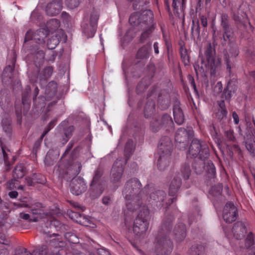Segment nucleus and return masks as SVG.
Masks as SVG:
<instances>
[{
  "label": "nucleus",
  "mask_w": 255,
  "mask_h": 255,
  "mask_svg": "<svg viewBox=\"0 0 255 255\" xmlns=\"http://www.w3.org/2000/svg\"><path fill=\"white\" fill-rule=\"evenodd\" d=\"M255 236L252 232H249L245 239V247L247 248L252 247L255 244Z\"/></svg>",
  "instance_id": "55"
},
{
  "label": "nucleus",
  "mask_w": 255,
  "mask_h": 255,
  "mask_svg": "<svg viewBox=\"0 0 255 255\" xmlns=\"http://www.w3.org/2000/svg\"><path fill=\"white\" fill-rule=\"evenodd\" d=\"M200 142L202 147L198 148V150H200V153H199V157L200 160H205L209 156V148L208 145L205 141L200 140Z\"/></svg>",
  "instance_id": "38"
},
{
  "label": "nucleus",
  "mask_w": 255,
  "mask_h": 255,
  "mask_svg": "<svg viewBox=\"0 0 255 255\" xmlns=\"http://www.w3.org/2000/svg\"><path fill=\"white\" fill-rule=\"evenodd\" d=\"M141 183L136 178H132L126 183L123 194L125 198L128 201L127 204V207L129 212H127L126 214L130 215L132 211L141 205Z\"/></svg>",
  "instance_id": "3"
},
{
  "label": "nucleus",
  "mask_w": 255,
  "mask_h": 255,
  "mask_svg": "<svg viewBox=\"0 0 255 255\" xmlns=\"http://www.w3.org/2000/svg\"><path fill=\"white\" fill-rule=\"evenodd\" d=\"M134 149L133 146V141L131 139H128L125 147V156L126 158V161L125 164H126L130 156L132 154Z\"/></svg>",
  "instance_id": "39"
},
{
  "label": "nucleus",
  "mask_w": 255,
  "mask_h": 255,
  "mask_svg": "<svg viewBox=\"0 0 255 255\" xmlns=\"http://www.w3.org/2000/svg\"><path fill=\"white\" fill-rule=\"evenodd\" d=\"M25 174V168L23 164L16 165L13 171V177L16 179L22 178Z\"/></svg>",
  "instance_id": "42"
},
{
  "label": "nucleus",
  "mask_w": 255,
  "mask_h": 255,
  "mask_svg": "<svg viewBox=\"0 0 255 255\" xmlns=\"http://www.w3.org/2000/svg\"><path fill=\"white\" fill-rule=\"evenodd\" d=\"M166 197V193L163 190H155L151 192L149 198L151 204L156 206L157 208H161L163 206V202Z\"/></svg>",
  "instance_id": "15"
},
{
  "label": "nucleus",
  "mask_w": 255,
  "mask_h": 255,
  "mask_svg": "<svg viewBox=\"0 0 255 255\" xmlns=\"http://www.w3.org/2000/svg\"><path fill=\"white\" fill-rule=\"evenodd\" d=\"M232 232L237 240H241L247 233V229L245 224H234L232 228Z\"/></svg>",
  "instance_id": "19"
},
{
  "label": "nucleus",
  "mask_w": 255,
  "mask_h": 255,
  "mask_svg": "<svg viewBox=\"0 0 255 255\" xmlns=\"http://www.w3.org/2000/svg\"><path fill=\"white\" fill-rule=\"evenodd\" d=\"M173 115L175 122L178 125H181L184 121V116L180 107V103L176 101L173 108Z\"/></svg>",
  "instance_id": "21"
},
{
  "label": "nucleus",
  "mask_w": 255,
  "mask_h": 255,
  "mask_svg": "<svg viewBox=\"0 0 255 255\" xmlns=\"http://www.w3.org/2000/svg\"><path fill=\"white\" fill-rule=\"evenodd\" d=\"M60 25V22L56 18H52L47 22L46 27L48 31L53 32L57 30Z\"/></svg>",
  "instance_id": "40"
},
{
  "label": "nucleus",
  "mask_w": 255,
  "mask_h": 255,
  "mask_svg": "<svg viewBox=\"0 0 255 255\" xmlns=\"http://www.w3.org/2000/svg\"><path fill=\"white\" fill-rule=\"evenodd\" d=\"M151 48V43L144 45L138 49L136 57L139 59H147L149 56V49Z\"/></svg>",
  "instance_id": "30"
},
{
  "label": "nucleus",
  "mask_w": 255,
  "mask_h": 255,
  "mask_svg": "<svg viewBox=\"0 0 255 255\" xmlns=\"http://www.w3.org/2000/svg\"><path fill=\"white\" fill-rule=\"evenodd\" d=\"M104 190V184L90 183L89 193L91 198L95 199L98 198L103 193Z\"/></svg>",
  "instance_id": "20"
},
{
  "label": "nucleus",
  "mask_w": 255,
  "mask_h": 255,
  "mask_svg": "<svg viewBox=\"0 0 255 255\" xmlns=\"http://www.w3.org/2000/svg\"><path fill=\"white\" fill-rule=\"evenodd\" d=\"M25 207L30 208L33 215H37L36 217H33V219H30V221L32 222H36L39 221V219L45 218H49L50 219V223L54 221V219L48 213L44 212L42 209L43 206L41 203L35 202L34 203L25 204Z\"/></svg>",
  "instance_id": "9"
},
{
  "label": "nucleus",
  "mask_w": 255,
  "mask_h": 255,
  "mask_svg": "<svg viewBox=\"0 0 255 255\" xmlns=\"http://www.w3.org/2000/svg\"><path fill=\"white\" fill-rule=\"evenodd\" d=\"M223 95L227 100H230L232 96V89H230V83H229L227 88L224 90Z\"/></svg>",
  "instance_id": "64"
},
{
  "label": "nucleus",
  "mask_w": 255,
  "mask_h": 255,
  "mask_svg": "<svg viewBox=\"0 0 255 255\" xmlns=\"http://www.w3.org/2000/svg\"><path fill=\"white\" fill-rule=\"evenodd\" d=\"M54 228V224H36V229L41 233L49 236L50 238L52 237L59 236L58 234L52 233V228Z\"/></svg>",
  "instance_id": "25"
},
{
  "label": "nucleus",
  "mask_w": 255,
  "mask_h": 255,
  "mask_svg": "<svg viewBox=\"0 0 255 255\" xmlns=\"http://www.w3.org/2000/svg\"><path fill=\"white\" fill-rule=\"evenodd\" d=\"M74 130L75 128L73 126H70L65 128L63 129L64 136L68 137V138H71Z\"/></svg>",
  "instance_id": "60"
},
{
  "label": "nucleus",
  "mask_w": 255,
  "mask_h": 255,
  "mask_svg": "<svg viewBox=\"0 0 255 255\" xmlns=\"http://www.w3.org/2000/svg\"><path fill=\"white\" fill-rule=\"evenodd\" d=\"M232 33L233 31L225 34V31H223V32L220 31L217 32V35H216L215 31H214L213 35V43L208 42L205 47L204 55L207 62L206 65L210 69L211 76H215L216 71L221 63V59L216 55L215 47L217 44L216 40L219 38L221 40V45L223 46H226L227 40L230 41Z\"/></svg>",
  "instance_id": "1"
},
{
  "label": "nucleus",
  "mask_w": 255,
  "mask_h": 255,
  "mask_svg": "<svg viewBox=\"0 0 255 255\" xmlns=\"http://www.w3.org/2000/svg\"><path fill=\"white\" fill-rule=\"evenodd\" d=\"M207 174L209 178H214L216 175V169L212 161H208L205 166Z\"/></svg>",
  "instance_id": "45"
},
{
  "label": "nucleus",
  "mask_w": 255,
  "mask_h": 255,
  "mask_svg": "<svg viewBox=\"0 0 255 255\" xmlns=\"http://www.w3.org/2000/svg\"><path fill=\"white\" fill-rule=\"evenodd\" d=\"M218 105L219 108L216 116L218 120L221 122L224 119H226L228 112L224 100L218 102Z\"/></svg>",
  "instance_id": "33"
},
{
  "label": "nucleus",
  "mask_w": 255,
  "mask_h": 255,
  "mask_svg": "<svg viewBox=\"0 0 255 255\" xmlns=\"http://www.w3.org/2000/svg\"><path fill=\"white\" fill-rule=\"evenodd\" d=\"M204 247L199 244H194L189 250V255H203L204 252Z\"/></svg>",
  "instance_id": "43"
},
{
  "label": "nucleus",
  "mask_w": 255,
  "mask_h": 255,
  "mask_svg": "<svg viewBox=\"0 0 255 255\" xmlns=\"http://www.w3.org/2000/svg\"><path fill=\"white\" fill-rule=\"evenodd\" d=\"M54 228L57 231H59L61 233H63L64 235L66 232H67L70 230V228L68 224H54Z\"/></svg>",
  "instance_id": "56"
},
{
  "label": "nucleus",
  "mask_w": 255,
  "mask_h": 255,
  "mask_svg": "<svg viewBox=\"0 0 255 255\" xmlns=\"http://www.w3.org/2000/svg\"><path fill=\"white\" fill-rule=\"evenodd\" d=\"M149 224H133V232L138 237H144L148 228Z\"/></svg>",
  "instance_id": "31"
},
{
  "label": "nucleus",
  "mask_w": 255,
  "mask_h": 255,
  "mask_svg": "<svg viewBox=\"0 0 255 255\" xmlns=\"http://www.w3.org/2000/svg\"><path fill=\"white\" fill-rule=\"evenodd\" d=\"M62 7V0H54L47 4L45 11L47 15L54 16L60 13Z\"/></svg>",
  "instance_id": "14"
},
{
  "label": "nucleus",
  "mask_w": 255,
  "mask_h": 255,
  "mask_svg": "<svg viewBox=\"0 0 255 255\" xmlns=\"http://www.w3.org/2000/svg\"><path fill=\"white\" fill-rule=\"evenodd\" d=\"M59 238H54L46 241V244L39 246L38 251H42V255H62L61 250L58 249Z\"/></svg>",
  "instance_id": "8"
},
{
  "label": "nucleus",
  "mask_w": 255,
  "mask_h": 255,
  "mask_svg": "<svg viewBox=\"0 0 255 255\" xmlns=\"http://www.w3.org/2000/svg\"><path fill=\"white\" fill-rule=\"evenodd\" d=\"M1 124L3 130L6 133L8 137H10L12 131L10 121L7 119H3L2 120Z\"/></svg>",
  "instance_id": "48"
},
{
  "label": "nucleus",
  "mask_w": 255,
  "mask_h": 255,
  "mask_svg": "<svg viewBox=\"0 0 255 255\" xmlns=\"http://www.w3.org/2000/svg\"><path fill=\"white\" fill-rule=\"evenodd\" d=\"M49 35L48 30L43 28H39L34 32L33 40L38 43L44 42V39Z\"/></svg>",
  "instance_id": "27"
},
{
  "label": "nucleus",
  "mask_w": 255,
  "mask_h": 255,
  "mask_svg": "<svg viewBox=\"0 0 255 255\" xmlns=\"http://www.w3.org/2000/svg\"><path fill=\"white\" fill-rule=\"evenodd\" d=\"M200 27L199 25V20L198 19L192 20V25L191 27V35L192 36L194 35L198 37L200 36Z\"/></svg>",
  "instance_id": "49"
},
{
  "label": "nucleus",
  "mask_w": 255,
  "mask_h": 255,
  "mask_svg": "<svg viewBox=\"0 0 255 255\" xmlns=\"http://www.w3.org/2000/svg\"><path fill=\"white\" fill-rule=\"evenodd\" d=\"M104 173V168L102 166H98L94 172L93 179L91 183L104 184L102 179Z\"/></svg>",
  "instance_id": "32"
},
{
  "label": "nucleus",
  "mask_w": 255,
  "mask_h": 255,
  "mask_svg": "<svg viewBox=\"0 0 255 255\" xmlns=\"http://www.w3.org/2000/svg\"><path fill=\"white\" fill-rule=\"evenodd\" d=\"M82 168L81 164L76 162L72 164L67 170V173L71 174L70 178H72L70 186L71 192L76 195H79L86 191L87 187L84 179L81 177L74 178L80 172Z\"/></svg>",
  "instance_id": "4"
},
{
  "label": "nucleus",
  "mask_w": 255,
  "mask_h": 255,
  "mask_svg": "<svg viewBox=\"0 0 255 255\" xmlns=\"http://www.w3.org/2000/svg\"><path fill=\"white\" fill-rule=\"evenodd\" d=\"M154 29V27H147L144 29V31L141 33L140 37V42L143 43L148 40L152 35V31Z\"/></svg>",
  "instance_id": "46"
},
{
  "label": "nucleus",
  "mask_w": 255,
  "mask_h": 255,
  "mask_svg": "<svg viewBox=\"0 0 255 255\" xmlns=\"http://www.w3.org/2000/svg\"><path fill=\"white\" fill-rule=\"evenodd\" d=\"M229 53L226 49L224 50V59L229 72H231V68L234 66L235 58L239 55V50L237 45L233 43L229 42Z\"/></svg>",
  "instance_id": "10"
},
{
  "label": "nucleus",
  "mask_w": 255,
  "mask_h": 255,
  "mask_svg": "<svg viewBox=\"0 0 255 255\" xmlns=\"http://www.w3.org/2000/svg\"><path fill=\"white\" fill-rule=\"evenodd\" d=\"M177 173L180 174V177L181 176L184 181H186L189 179V177L191 174L190 164L188 162H185L181 166L180 172Z\"/></svg>",
  "instance_id": "35"
},
{
  "label": "nucleus",
  "mask_w": 255,
  "mask_h": 255,
  "mask_svg": "<svg viewBox=\"0 0 255 255\" xmlns=\"http://www.w3.org/2000/svg\"><path fill=\"white\" fill-rule=\"evenodd\" d=\"M194 135V131L191 128L187 129L180 128L176 131L175 140L180 148H184L187 144L188 141L191 139Z\"/></svg>",
  "instance_id": "7"
},
{
  "label": "nucleus",
  "mask_w": 255,
  "mask_h": 255,
  "mask_svg": "<svg viewBox=\"0 0 255 255\" xmlns=\"http://www.w3.org/2000/svg\"><path fill=\"white\" fill-rule=\"evenodd\" d=\"M37 176L33 175L31 178L27 177L25 178V183L27 186H33L35 183L44 184L46 181L45 178H42L40 180H37L36 179Z\"/></svg>",
  "instance_id": "47"
},
{
  "label": "nucleus",
  "mask_w": 255,
  "mask_h": 255,
  "mask_svg": "<svg viewBox=\"0 0 255 255\" xmlns=\"http://www.w3.org/2000/svg\"><path fill=\"white\" fill-rule=\"evenodd\" d=\"M58 44V40L56 38H50L47 41V47L49 49H53Z\"/></svg>",
  "instance_id": "63"
},
{
  "label": "nucleus",
  "mask_w": 255,
  "mask_h": 255,
  "mask_svg": "<svg viewBox=\"0 0 255 255\" xmlns=\"http://www.w3.org/2000/svg\"><path fill=\"white\" fill-rule=\"evenodd\" d=\"M172 147V141L168 136L161 137L158 145L159 154L170 155Z\"/></svg>",
  "instance_id": "16"
},
{
  "label": "nucleus",
  "mask_w": 255,
  "mask_h": 255,
  "mask_svg": "<svg viewBox=\"0 0 255 255\" xmlns=\"http://www.w3.org/2000/svg\"><path fill=\"white\" fill-rule=\"evenodd\" d=\"M45 53L43 50L37 51L34 56V64L37 67H40L44 61Z\"/></svg>",
  "instance_id": "41"
},
{
  "label": "nucleus",
  "mask_w": 255,
  "mask_h": 255,
  "mask_svg": "<svg viewBox=\"0 0 255 255\" xmlns=\"http://www.w3.org/2000/svg\"><path fill=\"white\" fill-rule=\"evenodd\" d=\"M173 234L177 242H181L186 236V228L185 224H175Z\"/></svg>",
  "instance_id": "17"
},
{
  "label": "nucleus",
  "mask_w": 255,
  "mask_h": 255,
  "mask_svg": "<svg viewBox=\"0 0 255 255\" xmlns=\"http://www.w3.org/2000/svg\"><path fill=\"white\" fill-rule=\"evenodd\" d=\"M220 25L223 31H225V34L232 32L233 29L230 23V19L229 15L223 12L220 16Z\"/></svg>",
  "instance_id": "24"
},
{
  "label": "nucleus",
  "mask_w": 255,
  "mask_h": 255,
  "mask_svg": "<svg viewBox=\"0 0 255 255\" xmlns=\"http://www.w3.org/2000/svg\"><path fill=\"white\" fill-rule=\"evenodd\" d=\"M155 102L152 100H148L144 108V116L145 118H148L151 116L154 113L155 110Z\"/></svg>",
  "instance_id": "37"
},
{
  "label": "nucleus",
  "mask_w": 255,
  "mask_h": 255,
  "mask_svg": "<svg viewBox=\"0 0 255 255\" xmlns=\"http://www.w3.org/2000/svg\"><path fill=\"white\" fill-rule=\"evenodd\" d=\"M209 128L212 137L215 139V141L219 142V137L214 124H212L211 125H210Z\"/></svg>",
  "instance_id": "58"
},
{
  "label": "nucleus",
  "mask_w": 255,
  "mask_h": 255,
  "mask_svg": "<svg viewBox=\"0 0 255 255\" xmlns=\"http://www.w3.org/2000/svg\"><path fill=\"white\" fill-rule=\"evenodd\" d=\"M13 70L14 67L13 66L8 65L5 67L1 75L2 83L6 85L11 83Z\"/></svg>",
  "instance_id": "26"
},
{
  "label": "nucleus",
  "mask_w": 255,
  "mask_h": 255,
  "mask_svg": "<svg viewBox=\"0 0 255 255\" xmlns=\"http://www.w3.org/2000/svg\"><path fill=\"white\" fill-rule=\"evenodd\" d=\"M238 215L237 209L234 204L232 202L227 203L223 212V218L226 223H232L235 221Z\"/></svg>",
  "instance_id": "13"
},
{
  "label": "nucleus",
  "mask_w": 255,
  "mask_h": 255,
  "mask_svg": "<svg viewBox=\"0 0 255 255\" xmlns=\"http://www.w3.org/2000/svg\"><path fill=\"white\" fill-rule=\"evenodd\" d=\"M42 251H38V248L33 251L32 253L30 252L27 249L23 247H17L15 249L12 255H42Z\"/></svg>",
  "instance_id": "29"
},
{
  "label": "nucleus",
  "mask_w": 255,
  "mask_h": 255,
  "mask_svg": "<svg viewBox=\"0 0 255 255\" xmlns=\"http://www.w3.org/2000/svg\"><path fill=\"white\" fill-rule=\"evenodd\" d=\"M182 184L181 179L179 173H176L171 180L169 185V194L171 196H174L180 188Z\"/></svg>",
  "instance_id": "18"
},
{
  "label": "nucleus",
  "mask_w": 255,
  "mask_h": 255,
  "mask_svg": "<svg viewBox=\"0 0 255 255\" xmlns=\"http://www.w3.org/2000/svg\"><path fill=\"white\" fill-rule=\"evenodd\" d=\"M149 211L146 206H143L139 210L134 223L142 222L143 223L148 222L150 220Z\"/></svg>",
  "instance_id": "22"
},
{
  "label": "nucleus",
  "mask_w": 255,
  "mask_h": 255,
  "mask_svg": "<svg viewBox=\"0 0 255 255\" xmlns=\"http://www.w3.org/2000/svg\"><path fill=\"white\" fill-rule=\"evenodd\" d=\"M4 226L5 227L3 228V231L0 230V244L9 246L10 241L4 235V233L7 232L8 227L6 226V224Z\"/></svg>",
  "instance_id": "50"
},
{
  "label": "nucleus",
  "mask_w": 255,
  "mask_h": 255,
  "mask_svg": "<svg viewBox=\"0 0 255 255\" xmlns=\"http://www.w3.org/2000/svg\"><path fill=\"white\" fill-rule=\"evenodd\" d=\"M159 118L153 119L150 123V129L153 132H157L162 128Z\"/></svg>",
  "instance_id": "54"
},
{
  "label": "nucleus",
  "mask_w": 255,
  "mask_h": 255,
  "mask_svg": "<svg viewBox=\"0 0 255 255\" xmlns=\"http://www.w3.org/2000/svg\"><path fill=\"white\" fill-rule=\"evenodd\" d=\"M202 160H201L197 163L195 162L193 165V168L197 174H201L203 171L204 168V163Z\"/></svg>",
  "instance_id": "57"
},
{
  "label": "nucleus",
  "mask_w": 255,
  "mask_h": 255,
  "mask_svg": "<svg viewBox=\"0 0 255 255\" xmlns=\"http://www.w3.org/2000/svg\"><path fill=\"white\" fill-rule=\"evenodd\" d=\"M160 156L157 160V166L160 171L166 170L169 165V155L159 154Z\"/></svg>",
  "instance_id": "28"
},
{
  "label": "nucleus",
  "mask_w": 255,
  "mask_h": 255,
  "mask_svg": "<svg viewBox=\"0 0 255 255\" xmlns=\"http://www.w3.org/2000/svg\"><path fill=\"white\" fill-rule=\"evenodd\" d=\"M9 228H12L13 230L23 232L31 229V226L30 224H12Z\"/></svg>",
  "instance_id": "53"
},
{
  "label": "nucleus",
  "mask_w": 255,
  "mask_h": 255,
  "mask_svg": "<svg viewBox=\"0 0 255 255\" xmlns=\"http://www.w3.org/2000/svg\"><path fill=\"white\" fill-rule=\"evenodd\" d=\"M201 147H202V145H201L200 140L197 138L193 139L189 148L188 156H190V157L199 156L200 150H198V148Z\"/></svg>",
  "instance_id": "23"
},
{
  "label": "nucleus",
  "mask_w": 255,
  "mask_h": 255,
  "mask_svg": "<svg viewBox=\"0 0 255 255\" xmlns=\"http://www.w3.org/2000/svg\"><path fill=\"white\" fill-rule=\"evenodd\" d=\"M173 224H161L154 240V252L156 255H170L174 244L170 238Z\"/></svg>",
  "instance_id": "2"
},
{
  "label": "nucleus",
  "mask_w": 255,
  "mask_h": 255,
  "mask_svg": "<svg viewBox=\"0 0 255 255\" xmlns=\"http://www.w3.org/2000/svg\"><path fill=\"white\" fill-rule=\"evenodd\" d=\"M99 17L98 11L94 8L91 12L89 21L83 24V31L88 38L94 36L97 30Z\"/></svg>",
  "instance_id": "6"
},
{
  "label": "nucleus",
  "mask_w": 255,
  "mask_h": 255,
  "mask_svg": "<svg viewBox=\"0 0 255 255\" xmlns=\"http://www.w3.org/2000/svg\"><path fill=\"white\" fill-rule=\"evenodd\" d=\"M57 93V84L54 81L50 82L46 87L45 94L46 98L50 100Z\"/></svg>",
  "instance_id": "34"
},
{
  "label": "nucleus",
  "mask_w": 255,
  "mask_h": 255,
  "mask_svg": "<svg viewBox=\"0 0 255 255\" xmlns=\"http://www.w3.org/2000/svg\"><path fill=\"white\" fill-rule=\"evenodd\" d=\"M64 237L70 243L77 244L79 242L77 236L70 230L65 233Z\"/></svg>",
  "instance_id": "52"
},
{
  "label": "nucleus",
  "mask_w": 255,
  "mask_h": 255,
  "mask_svg": "<svg viewBox=\"0 0 255 255\" xmlns=\"http://www.w3.org/2000/svg\"><path fill=\"white\" fill-rule=\"evenodd\" d=\"M222 128H224V135L228 141H234L236 140L235 136L234 134V131L230 127H224L222 126Z\"/></svg>",
  "instance_id": "51"
},
{
  "label": "nucleus",
  "mask_w": 255,
  "mask_h": 255,
  "mask_svg": "<svg viewBox=\"0 0 255 255\" xmlns=\"http://www.w3.org/2000/svg\"><path fill=\"white\" fill-rule=\"evenodd\" d=\"M40 67H36V73H33L30 77V79L34 82H36L39 80L41 85H45L53 73V68L51 66L47 67L40 72Z\"/></svg>",
  "instance_id": "11"
},
{
  "label": "nucleus",
  "mask_w": 255,
  "mask_h": 255,
  "mask_svg": "<svg viewBox=\"0 0 255 255\" xmlns=\"http://www.w3.org/2000/svg\"><path fill=\"white\" fill-rule=\"evenodd\" d=\"M124 171V167L121 160L117 159L114 162L110 173V181L118 183L121 181Z\"/></svg>",
  "instance_id": "12"
},
{
  "label": "nucleus",
  "mask_w": 255,
  "mask_h": 255,
  "mask_svg": "<svg viewBox=\"0 0 255 255\" xmlns=\"http://www.w3.org/2000/svg\"><path fill=\"white\" fill-rule=\"evenodd\" d=\"M69 216L72 220L76 223H80L81 222V221L80 220L81 216L79 214L76 212H71L69 214Z\"/></svg>",
  "instance_id": "62"
},
{
  "label": "nucleus",
  "mask_w": 255,
  "mask_h": 255,
  "mask_svg": "<svg viewBox=\"0 0 255 255\" xmlns=\"http://www.w3.org/2000/svg\"><path fill=\"white\" fill-rule=\"evenodd\" d=\"M162 128L166 130H170L172 128L174 123L171 117L168 114H164L162 117L159 118Z\"/></svg>",
  "instance_id": "36"
},
{
  "label": "nucleus",
  "mask_w": 255,
  "mask_h": 255,
  "mask_svg": "<svg viewBox=\"0 0 255 255\" xmlns=\"http://www.w3.org/2000/svg\"><path fill=\"white\" fill-rule=\"evenodd\" d=\"M185 0H182V3H181L179 0H173L172 6L174 10H177L178 6L180 5L182 10L185 7Z\"/></svg>",
  "instance_id": "61"
},
{
  "label": "nucleus",
  "mask_w": 255,
  "mask_h": 255,
  "mask_svg": "<svg viewBox=\"0 0 255 255\" xmlns=\"http://www.w3.org/2000/svg\"><path fill=\"white\" fill-rule=\"evenodd\" d=\"M153 14L150 10H145L142 12H135L131 14L129 22L138 30H144L147 27H154Z\"/></svg>",
  "instance_id": "5"
},
{
  "label": "nucleus",
  "mask_w": 255,
  "mask_h": 255,
  "mask_svg": "<svg viewBox=\"0 0 255 255\" xmlns=\"http://www.w3.org/2000/svg\"><path fill=\"white\" fill-rule=\"evenodd\" d=\"M9 102L10 100L8 91L4 89L1 90L0 91V106L3 108L8 105Z\"/></svg>",
  "instance_id": "44"
},
{
  "label": "nucleus",
  "mask_w": 255,
  "mask_h": 255,
  "mask_svg": "<svg viewBox=\"0 0 255 255\" xmlns=\"http://www.w3.org/2000/svg\"><path fill=\"white\" fill-rule=\"evenodd\" d=\"M81 0H65L67 6L70 8L73 9L78 7Z\"/></svg>",
  "instance_id": "59"
}]
</instances>
